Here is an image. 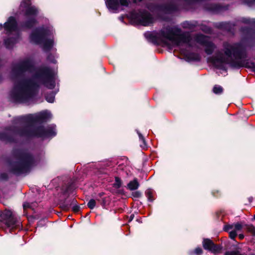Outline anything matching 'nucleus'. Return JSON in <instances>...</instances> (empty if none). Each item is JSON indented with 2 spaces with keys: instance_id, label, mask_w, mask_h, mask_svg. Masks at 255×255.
Returning <instances> with one entry per match:
<instances>
[{
  "instance_id": "8fccbe9b",
  "label": "nucleus",
  "mask_w": 255,
  "mask_h": 255,
  "mask_svg": "<svg viewBox=\"0 0 255 255\" xmlns=\"http://www.w3.org/2000/svg\"><path fill=\"white\" fill-rule=\"evenodd\" d=\"M233 225H225L223 228V230L225 232H228L230 229H233Z\"/></svg>"
},
{
  "instance_id": "0eeeda50",
  "label": "nucleus",
  "mask_w": 255,
  "mask_h": 255,
  "mask_svg": "<svg viewBox=\"0 0 255 255\" xmlns=\"http://www.w3.org/2000/svg\"><path fill=\"white\" fill-rule=\"evenodd\" d=\"M146 7L151 12H158L160 14L159 16L163 20H165V18L162 14H171L180 10L178 5L172 1L161 3H149Z\"/></svg>"
},
{
  "instance_id": "7c9ffc66",
  "label": "nucleus",
  "mask_w": 255,
  "mask_h": 255,
  "mask_svg": "<svg viewBox=\"0 0 255 255\" xmlns=\"http://www.w3.org/2000/svg\"><path fill=\"white\" fill-rule=\"evenodd\" d=\"M145 195L147 198L148 201L152 202L154 199L153 197V191L151 189H148L146 190L145 192Z\"/></svg>"
},
{
  "instance_id": "58836bf2",
  "label": "nucleus",
  "mask_w": 255,
  "mask_h": 255,
  "mask_svg": "<svg viewBox=\"0 0 255 255\" xmlns=\"http://www.w3.org/2000/svg\"><path fill=\"white\" fill-rule=\"evenodd\" d=\"M224 216L222 211H217L215 214V218L218 221H222Z\"/></svg>"
},
{
  "instance_id": "a19ab883",
  "label": "nucleus",
  "mask_w": 255,
  "mask_h": 255,
  "mask_svg": "<svg viewBox=\"0 0 255 255\" xmlns=\"http://www.w3.org/2000/svg\"><path fill=\"white\" fill-rule=\"evenodd\" d=\"M193 254L195 255H202L203 254V250L200 247L196 248L194 250L193 253L190 254V255H192Z\"/></svg>"
},
{
  "instance_id": "bb28decb",
  "label": "nucleus",
  "mask_w": 255,
  "mask_h": 255,
  "mask_svg": "<svg viewBox=\"0 0 255 255\" xmlns=\"http://www.w3.org/2000/svg\"><path fill=\"white\" fill-rule=\"evenodd\" d=\"M42 43L43 44L44 49L46 51H49L53 47L54 41L52 39L46 38Z\"/></svg>"
},
{
  "instance_id": "680f3d73",
  "label": "nucleus",
  "mask_w": 255,
  "mask_h": 255,
  "mask_svg": "<svg viewBox=\"0 0 255 255\" xmlns=\"http://www.w3.org/2000/svg\"><path fill=\"white\" fill-rule=\"evenodd\" d=\"M2 79V77H1V76L0 75V83L1 82Z\"/></svg>"
},
{
  "instance_id": "393cba45",
  "label": "nucleus",
  "mask_w": 255,
  "mask_h": 255,
  "mask_svg": "<svg viewBox=\"0 0 255 255\" xmlns=\"http://www.w3.org/2000/svg\"><path fill=\"white\" fill-rule=\"evenodd\" d=\"M199 25L198 22L196 20L185 21L182 23L183 28L192 29Z\"/></svg>"
},
{
  "instance_id": "4468645a",
  "label": "nucleus",
  "mask_w": 255,
  "mask_h": 255,
  "mask_svg": "<svg viewBox=\"0 0 255 255\" xmlns=\"http://www.w3.org/2000/svg\"><path fill=\"white\" fill-rule=\"evenodd\" d=\"M19 8L22 12H24V15L27 18H36L39 14V9L36 6L31 5V0H22Z\"/></svg>"
},
{
  "instance_id": "1a4fd4ad",
  "label": "nucleus",
  "mask_w": 255,
  "mask_h": 255,
  "mask_svg": "<svg viewBox=\"0 0 255 255\" xmlns=\"http://www.w3.org/2000/svg\"><path fill=\"white\" fill-rule=\"evenodd\" d=\"M50 115L47 112H42L33 116L29 114L25 116L19 117L17 121L19 122L24 123L26 124L24 127H28L29 128L35 127L36 124H41L47 122L50 118Z\"/></svg>"
},
{
  "instance_id": "ddd939ff",
  "label": "nucleus",
  "mask_w": 255,
  "mask_h": 255,
  "mask_svg": "<svg viewBox=\"0 0 255 255\" xmlns=\"http://www.w3.org/2000/svg\"><path fill=\"white\" fill-rule=\"evenodd\" d=\"M50 34V30L47 28L40 27L34 30L30 35L31 41L36 44H41Z\"/></svg>"
},
{
  "instance_id": "4be33fe9",
  "label": "nucleus",
  "mask_w": 255,
  "mask_h": 255,
  "mask_svg": "<svg viewBox=\"0 0 255 255\" xmlns=\"http://www.w3.org/2000/svg\"><path fill=\"white\" fill-rule=\"evenodd\" d=\"M236 26V24L234 23H231L230 22H221L218 23L216 27L221 29H224L228 31H231L234 29V27Z\"/></svg>"
},
{
  "instance_id": "e2e57ef3",
  "label": "nucleus",
  "mask_w": 255,
  "mask_h": 255,
  "mask_svg": "<svg viewBox=\"0 0 255 255\" xmlns=\"http://www.w3.org/2000/svg\"><path fill=\"white\" fill-rule=\"evenodd\" d=\"M220 68L221 69H223L224 68H223V66L222 65H221L220 67Z\"/></svg>"
},
{
  "instance_id": "13d9d810",
  "label": "nucleus",
  "mask_w": 255,
  "mask_h": 255,
  "mask_svg": "<svg viewBox=\"0 0 255 255\" xmlns=\"http://www.w3.org/2000/svg\"><path fill=\"white\" fill-rule=\"evenodd\" d=\"M140 2L142 1V0H133V2L135 3L136 1Z\"/></svg>"
},
{
  "instance_id": "9d476101",
  "label": "nucleus",
  "mask_w": 255,
  "mask_h": 255,
  "mask_svg": "<svg viewBox=\"0 0 255 255\" xmlns=\"http://www.w3.org/2000/svg\"><path fill=\"white\" fill-rule=\"evenodd\" d=\"M35 70L34 65L30 59H24L14 65L11 69L12 75L16 78L24 76L26 72H32Z\"/></svg>"
},
{
  "instance_id": "09e8293b",
  "label": "nucleus",
  "mask_w": 255,
  "mask_h": 255,
  "mask_svg": "<svg viewBox=\"0 0 255 255\" xmlns=\"http://www.w3.org/2000/svg\"><path fill=\"white\" fill-rule=\"evenodd\" d=\"M237 236V233L236 230H233L229 232V237L231 239L234 240Z\"/></svg>"
},
{
  "instance_id": "f03ea898",
  "label": "nucleus",
  "mask_w": 255,
  "mask_h": 255,
  "mask_svg": "<svg viewBox=\"0 0 255 255\" xmlns=\"http://www.w3.org/2000/svg\"><path fill=\"white\" fill-rule=\"evenodd\" d=\"M224 54L227 57H225L222 52L218 51L215 56L210 58V61L213 64H226L234 69L245 67L251 69L255 73V62L245 63V59L248 57L247 52L242 43H235L233 45L224 43Z\"/></svg>"
},
{
  "instance_id": "6e6d98bb",
  "label": "nucleus",
  "mask_w": 255,
  "mask_h": 255,
  "mask_svg": "<svg viewBox=\"0 0 255 255\" xmlns=\"http://www.w3.org/2000/svg\"><path fill=\"white\" fill-rule=\"evenodd\" d=\"M252 25L255 26V18H252Z\"/></svg>"
},
{
  "instance_id": "a211bd4d",
  "label": "nucleus",
  "mask_w": 255,
  "mask_h": 255,
  "mask_svg": "<svg viewBox=\"0 0 255 255\" xmlns=\"http://www.w3.org/2000/svg\"><path fill=\"white\" fill-rule=\"evenodd\" d=\"M14 127H8L5 128V131L0 132V140L6 143H16L17 140L14 135H19L9 129V128Z\"/></svg>"
},
{
  "instance_id": "3c124183",
  "label": "nucleus",
  "mask_w": 255,
  "mask_h": 255,
  "mask_svg": "<svg viewBox=\"0 0 255 255\" xmlns=\"http://www.w3.org/2000/svg\"><path fill=\"white\" fill-rule=\"evenodd\" d=\"M23 207L24 210H25L27 208H30L31 205L29 203L26 202V203H23Z\"/></svg>"
},
{
  "instance_id": "2eb2a0df",
  "label": "nucleus",
  "mask_w": 255,
  "mask_h": 255,
  "mask_svg": "<svg viewBox=\"0 0 255 255\" xmlns=\"http://www.w3.org/2000/svg\"><path fill=\"white\" fill-rule=\"evenodd\" d=\"M207 36L203 34H197L195 36L196 42L205 47V52L207 55H211L216 48L215 44L207 39Z\"/></svg>"
},
{
  "instance_id": "bf43d9fd",
  "label": "nucleus",
  "mask_w": 255,
  "mask_h": 255,
  "mask_svg": "<svg viewBox=\"0 0 255 255\" xmlns=\"http://www.w3.org/2000/svg\"><path fill=\"white\" fill-rule=\"evenodd\" d=\"M253 200V197H250L249 198V200L250 202H251Z\"/></svg>"
},
{
  "instance_id": "473e14b6",
  "label": "nucleus",
  "mask_w": 255,
  "mask_h": 255,
  "mask_svg": "<svg viewBox=\"0 0 255 255\" xmlns=\"http://www.w3.org/2000/svg\"><path fill=\"white\" fill-rule=\"evenodd\" d=\"M213 92L217 95H220L223 92V88L220 85H215L213 88Z\"/></svg>"
},
{
  "instance_id": "39448f33",
  "label": "nucleus",
  "mask_w": 255,
  "mask_h": 255,
  "mask_svg": "<svg viewBox=\"0 0 255 255\" xmlns=\"http://www.w3.org/2000/svg\"><path fill=\"white\" fill-rule=\"evenodd\" d=\"M9 129L18 133L21 137L28 138L36 137L46 139L52 138L57 134L56 125H49L46 127L40 125L33 128H29L28 127L22 128L14 127L9 128Z\"/></svg>"
},
{
  "instance_id": "f704fd0d",
  "label": "nucleus",
  "mask_w": 255,
  "mask_h": 255,
  "mask_svg": "<svg viewBox=\"0 0 255 255\" xmlns=\"http://www.w3.org/2000/svg\"><path fill=\"white\" fill-rule=\"evenodd\" d=\"M137 133L138 135L139 140L142 141V144L140 146L141 147H146L147 146V143L146 142L145 139L144 137V136L142 135V134L138 131L137 130Z\"/></svg>"
},
{
  "instance_id": "5701e85b",
  "label": "nucleus",
  "mask_w": 255,
  "mask_h": 255,
  "mask_svg": "<svg viewBox=\"0 0 255 255\" xmlns=\"http://www.w3.org/2000/svg\"><path fill=\"white\" fill-rule=\"evenodd\" d=\"M186 61L188 62L195 61L199 62L201 60V57L197 53L190 52L185 55Z\"/></svg>"
},
{
  "instance_id": "f257e3e1",
  "label": "nucleus",
  "mask_w": 255,
  "mask_h": 255,
  "mask_svg": "<svg viewBox=\"0 0 255 255\" xmlns=\"http://www.w3.org/2000/svg\"><path fill=\"white\" fill-rule=\"evenodd\" d=\"M33 78L24 79L15 84L11 92V97L16 102L24 103L34 98L40 85L34 79L40 81L49 89H53L55 80L53 72L48 67L40 69L33 76Z\"/></svg>"
},
{
  "instance_id": "423d86ee",
  "label": "nucleus",
  "mask_w": 255,
  "mask_h": 255,
  "mask_svg": "<svg viewBox=\"0 0 255 255\" xmlns=\"http://www.w3.org/2000/svg\"><path fill=\"white\" fill-rule=\"evenodd\" d=\"M38 23L36 18L29 17L25 20L17 23L15 17L9 16L7 21L3 24V28L7 32L25 31L30 30L35 27Z\"/></svg>"
},
{
  "instance_id": "aec40b11",
  "label": "nucleus",
  "mask_w": 255,
  "mask_h": 255,
  "mask_svg": "<svg viewBox=\"0 0 255 255\" xmlns=\"http://www.w3.org/2000/svg\"><path fill=\"white\" fill-rule=\"evenodd\" d=\"M129 0H107V7L112 10H117L120 5L128 7L129 4Z\"/></svg>"
},
{
  "instance_id": "c85d7f7f",
  "label": "nucleus",
  "mask_w": 255,
  "mask_h": 255,
  "mask_svg": "<svg viewBox=\"0 0 255 255\" xmlns=\"http://www.w3.org/2000/svg\"><path fill=\"white\" fill-rule=\"evenodd\" d=\"M244 228L248 232L251 233L253 236H255V227L252 225L244 224Z\"/></svg>"
},
{
  "instance_id": "5fc2aeb1",
  "label": "nucleus",
  "mask_w": 255,
  "mask_h": 255,
  "mask_svg": "<svg viewBox=\"0 0 255 255\" xmlns=\"http://www.w3.org/2000/svg\"><path fill=\"white\" fill-rule=\"evenodd\" d=\"M105 194V193L104 192H101V193H99L98 194V196L100 197H102Z\"/></svg>"
},
{
  "instance_id": "c03bdc74",
  "label": "nucleus",
  "mask_w": 255,
  "mask_h": 255,
  "mask_svg": "<svg viewBox=\"0 0 255 255\" xmlns=\"http://www.w3.org/2000/svg\"><path fill=\"white\" fill-rule=\"evenodd\" d=\"M243 2L249 6L255 5V0H243Z\"/></svg>"
},
{
  "instance_id": "052dcab7",
  "label": "nucleus",
  "mask_w": 255,
  "mask_h": 255,
  "mask_svg": "<svg viewBox=\"0 0 255 255\" xmlns=\"http://www.w3.org/2000/svg\"><path fill=\"white\" fill-rule=\"evenodd\" d=\"M37 225L39 226H42V225L40 223V222H38Z\"/></svg>"
},
{
  "instance_id": "2f4dec72",
  "label": "nucleus",
  "mask_w": 255,
  "mask_h": 255,
  "mask_svg": "<svg viewBox=\"0 0 255 255\" xmlns=\"http://www.w3.org/2000/svg\"><path fill=\"white\" fill-rule=\"evenodd\" d=\"M200 26V29L204 32L206 33L210 34L212 31V29L211 27L203 24H199V25Z\"/></svg>"
},
{
  "instance_id": "c756f323",
  "label": "nucleus",
  "mask_w": 255,
  "mask_h": 255,
  "mask_svg": "<svg viewBox=\"0 0 255 255\" xmlns=\"http://www.w3.org/2000/svg\"><path fill=\"white\" fill-rule=\"evenodd\" d=\"M45 98L47 102L50 103L54 102L55 100V95L53 92L47 93L45 95Z\"/></svg>"
},
{
  "instance_id": "37998d69",
  "label": "nucleus",
  "mask_w": 255,
  "mask_h": 255,
  "mask_svg": "<svg viewBox=\"0 0 255 255\" xmlns=\"http://www.w3.org/2000/svg\"><path fill=\"white\" fill-rule=\"evenodd\" d=\"M47 59L52 63L56 64L57 63V60L51 53H49L48 55Z\"/></svg>"
},
{
  "instance_id": "9b49d317",
  "label": "nucleus",
  "mask_w": 255,
  "mask_h": 255,
  "mask_svg": "<svg viewBox=\"0 0 255 255\" xmlns=\"http://www.w3.org/2000/svg\"><path fill=\"white\" fill-rule=\"evenodd\" d=\"M132 18L138 24L147 26L154 22L152 15L147 10H140L131 14Z\"/></svg>"
},
{
  "instance_id": "79ce46f5",
  "label": "nucleus",
  "mask_w": 255,
  "mask_h": 255,
  "mask_svg": "<svg viewBox=\"0 0 255 255\" xmlns=\"http://www.w3.org/2000/svg\"><path fill=\"white\" fill-rule=\"evenodd\" d=\"M224 255H243L239 251H227Z\"/></svg>"
},
{
  "instance_id": "e433bc0d",
  "label": "nucleus",
  "mask_w": 255,
  "mask_h": 255,
  "mask_svg": "<svg viewBox=\"0 0 255 255\" xmlns=\"http://www.w3.org/2000/svg\"><path fill=\"white\" fill-rule=\"evenodd\" d=\"M96 204V200L95 199H91L88 202V203L87 204V206L90 209H93L95 207Z\"/></svg>"
},
{
  "instance_id": "c9c22d12",
  "label": "nucleus",
  "mask_w": 255,
  "mask_h": 255,
  "mask_svg": "<svg viewBox=\"0 0 255 255\" xmlns=\"http://www.w3.org/2000/svg\"><path fill=\"white\" fill-rule=\"evenodd\" d=\"M71 208H72V211L75 213H78L81 209L80 206L78 205V202L77 200L76 203L75 204H73Z\"/></svg>"
},
{
  "instance_id": "7ed1b4c3",
  "label": "nucleus",
  "mask_w": 255,
  "mask_h": 255,
  "mask_svg": "<svg viewBox=\"0 0 255 255\" xmlns=\"http://www.w3.org/2000/svg\"><path fill=\"white\" fill-rule=\"evenodd\" d=\"M11 153L15 160L8 162L9 172L17 176L29 173L38 164L34 155L26 149L14 148Z\"/></svg>"
},
{
  "instance_id": "ea45409f",
  "label": "nucleus",
  "mask_w": 255,
  "mask_h": 255,
  "mask_svg": "<svg viewBox=\"0 0 255 255\" xmlns=\"http://www.w3.org/2000/svg\"><path fill=\"white\" fill-rule=\"evenodd\" d=\"M97 200L99 202H100L101 205L104 208H105L106 206L108 204V203H107V198H106V197L102 198L101 200H100V199H97Z\"/></svg>"
},
{
  "instance_id": "f8f14e48",
  "label": "nucleus",
  "mask_w": 255,
  "mask_h": 255,
  "mask_svg": "<svg viewBox=\"0 0 255 255\" xmlns=\"http://www.w3.org/2000/svg\"><path fill=\"white\" fill-rule=\"evenodd\" d=\"M0 221L8 228L14 229L19 226L20 222L10 210L4 211L0 215Z\"/></svg>"
},
{
  "instance_id": "412c9836",
  "label": "nucleus",
  "mask_w": 255,
  "mask_h": 255,
  "mask_svg": "<svg viewBox=\"0 0 255 255\" xmlns=\"http://www.w3.org/2000/svg\"><path fill=\"white\" fill-rule=\"evenodd\" d=\"M76 203V199L75 198H70L67 196L64 199L59 200V207L63 211H69L73 204Z\"/></svg>"
},
{
  "instance_id": "b1692460",
  "label": "nucleus",
  "mask_w": 255,
  "mask_h": 255,
  "mask_svg": "<svg viewBox=\"0 0 255 255\" xmlns=\"http://www.w3.org/2000/svg\"><path fill=\"white\" fill-rule=\"evenodd\" d=\"M140 184L136 178H134L132 180L130 181L127 185V188L130 191H133L137 189Z\"/></svg>"
},
{
  "instance_id": "cd10ccee",
  "label": "nucleus",
  "mask_w": 255,
  "mask_h": 255,
  "mask_svg": "<svg viewBox=\"0 0 255 255\" xmlns=\"http://www.w3.org/2000/svg\"><path fill=\"white\" fill-rule=\"evenodd\" d=\"M73 188L71 184L67 185L65 188L62 189V194L64 196H68L73 193Z\"/></svg>"
},
{
  "instance_id": "f3484780",
  "label": "nucleus",
  "mask_w": 255,
  "mask_h": 255,
  "mask_svg": "<svg viewBox=\"0 0 255 255\" xmlns=\"http://www.w3.org/2000/svg\"><path fill=\"white\" fill-rule=\"evenodd\" d=\"M203 8L206 11L212 13L218 14L227 10L229 8V5H222L220 3H207L204 5Z\"/></svg>"
},
{
  "instance_id": "49530a36",
  "label": "nucleus",
  "mask_w": 255,
  "mask_h": 255,
  "mask_svg": "<svg viewBox=\"0 0 255 255\" xmlns=\"http://www.w3.org/2000/svg\"><path fill=\"white\" fill-rule=\"evenodd\" d=\"M243 227L244 228V225L242 224L241 223L238 222L235 224V228L236 231H240Z\"/></svg>"
},
{
  "instance_id": "0e129e2a",
  "label": "nucleus",
  "mask_w": 255,
  "mask_h": 255,
  "mask_svg": "<svg viewBox=\"0 0 255 255\" xmlns=\"http://www.w3.org/2000/svg\"><path fill=\"white\" fill-rule=\"evenodd\" d=\"M254 219L255 220V214L254 216Z\"/></svg>"
},
{
  "instance_id": "864d4df0",
  "label": "nucleus",
  "mask_w": 255,
  "mask_h": 255,
  "mask_svg": "<svg viewBox=\"0 0 255 255\" xmlns=\"http://www.w3.org/2000/svg\"><path fill=\"white\" fill-rule=\"evenodd\" d=\"M244 237H245V236H244V234H240L239 235V238L241 240H243L244 238Z\"/></svg>"
},
{
  "instance_id": "6e6552de",
  "label": "nucleus",
  "mask_w": 255,
  "mask_h": 255,
  "mask_svg": "<svg viewBox=\"0 0 255 255\" xmlns=\"http://www.w3.org/2000/svg\"><path fill=\"white\" fill-rule=\"evenodd\" d=\"M50 115L47 112H42L33 116L29 114L25 116L19 117L17 121L19 122L24 123L26 124L24 127H28L29 128L35 127L36 124H41L47 122L50 118Z\"/></svg>"
},
{
  "instance_id": "6ab92c4d",
  "label": "nucleus",
  "mask_w": 255,
  "mask_h": 255,
  "mask_svg": "<svg viewBox=\"0 0 255 255\" xmlns=\"http://www.w3.org/2000/svg\"><path fill=\"white\" fill-rule=\"evenodd\" d=\"M241 30L247 35L246 38L247 44L250 47L254 46L255 45V29L245 26L242 27Z\"/></svg>"
},
{
  "instance_id": "4c0bfd02",
  "label": "nucleus",
  "mask_w": 255,
  "mask_h": 255,
  "mask_svg": "<svg viewBox=\"0 0 255 255\" xmlns=\"http://www.w3.org/2000/svg\"><path fill=\"white\" fill-rule=\"evenodd\" d=\"M9 179L8 174L3 172L0 174V181H7Z\"/></svg>"
},
{
  "instance_id": "72a5a7b5",
  "label": "nucleus",
  "mask_w": 255,
  "mask_h": 255,
  "mask_svg": "<svg viewBox=\"0 0 255 255\" xmlns=\"http://www.w3.org/2000/svg\"><path fill=\"white\" fill-rule=\"evenodd\" d=\"M115 182L113 184V187L116 189H119L122 186V181L119 177H115Z\"/></svg>"
},
{
  "instance_id": "a878e982",
  "label": "nucleus",
  "mask_w": 255,
  "mask_h": 255,
  "mask_svg": "<svg viewBox=\"0 0 255 255\" xmlns=\"http://www.w3.org/2000/svg\"><path fill=\"white\" fill-rule=\"evenodd\" d=\"M16 38L11 37L5 39L4 40V45L5 47L7 49L12 48L16 42Z\"/></svg>"
},
{
  "instance_id": "4d7b16f0",
  "label": "nucleus",
  "mask_w": 255,
  "mask_h": 255,
  "mask_svg": "<svg viewBox=\"0 0 255 255\" xmlns=\"http://www.w3.org/2000/svg\"><path fill=\"white\" fill-rule=\"evenodd\" d=\"M3 28V25L0 23V31H1Z\"/></svg>"
},
{
  "instance_id": "20e7f679",
  "label": "nucleus",
  "mask_w": 255,
  "mask_h": 255,
  "mask_svg": "<svg viewBox=\"0 0 255 255\" xmlns=\"http://www.w3.org/2000/svg\"><path fill=\"white\" fill-rule=\"evenodd\" d=\"M181 32L180 28L178 27H167L166 30L161 29L157 35H154L151 32L144 34L145 37L155 45H159L161 43L166 44V41L162 38L174 42L177 46L181 43L187 44L191 46L192 40L191 34L188 32Z\"/></svg>"
},
{
  "instance_id": "603ef678",
  "label": "nucleus",
  "mask_w": 255,
  "mask_h": 255,
  "mask_svg": "<svg viewBox=\"0 0 255 255\" xmlns=\"http://www.w3.org/2000/svg\"><path fill=\"white\" fill-rule=\"evenodd\" d=\"M134 218V215L133 214H131L130 215V217L129 218L128 222H130Z\"/></svg>"
},
{
  "instance_id": "dca6fc26",
  "label": "nucleus",
  "mask_w": 255,
  "mask_h": 255,
  "mask_svg": "<svg viewBox=\"0 0 255 255\" xmlns=\"http://www.w3.org/2000/svg\"><path fill=\"white\" fill-rule=\"evenodd\" d=\"M202 245L205 250L215 255L220 254L223 249L221 245L215 244L212 240L208 238L203 239Z\"/></svg>"
},
{
  "instance_id": "a18cd8bd",
  "label": "nucleus",
  "mask_w": 255,
  "mask_h": 255,
  "mask_svg": "<svg viewBox=\"0 0 255 255\" xmlns=\"http://www.w3.org/2000/svg\"><path fill=\"white\" fill-rule=\"evenodd\" d=\"M131 195L134 198H140L142 196V193L139 191H136L132 192Z\"/></svg>"
},
{
  "instance_id": "69168bd1",
  "label": "nucleus",
  "mask_w": 255,
  "mask_h": 255,
  "mask_svg": "<svg viewBox=\"0 0 255 255\" xmlns=\"http://www.w3.org/2000/svg\"><path fill=\"white\" fill-rule=\"evenodd\" d=\"M250 255H255V254H251Z\"/></svg>"
},
{
  "instance_id": "de8ad7c7",
  "label": "nucleus",
  "mask_w": 255,
  "mask_h": 255,
  "mask_svg": "<svg viewBox=\"0 0 255 255\" xmlns=\"http://www.w3.org/2000/svg\"><path fill=\"white\" fill-rule=\"evenodd\" d=\"M242 22L245 24H251L252 23V18H243Z\"/></svg>"
}]
</instances>
